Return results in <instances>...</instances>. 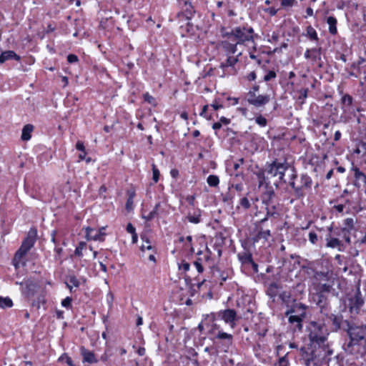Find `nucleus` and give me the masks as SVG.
Listing matches in <instances>:
<instances>
[{
  "label": "nucleus",
  "mask_w": 366,
  "mask_h": 366,
  "mask_svg": "<svg viewBox=\"0 0 366 366\" xmlns=\"http://www.w3.org/2000/svg\"><path fill=\"white\" fill-rule=\"evenodd\" d=\"M222 37H226L235 41L237 44H244L247 41H253L254 29L252 27L237 26L226 31L224 28L221 29Z\"/></svg>",
  "instance_id": "1"
},
{
  "label": "nucleus",
  "mask_w": 366,
  "mask_h": 366,
  "mask_svg": "<svg viewBox=\"0 0 366 366\" xmlns=\"http://www.w3.org/2000/svg\"><path fill=\"white\" fill-rule=\"evenodd\" d=\"M293 168L286 162H280L274 160L266 165L264 172L267 174V178L277 177L279 183H286L287 181L284 177L285 173L287 172H290L291 169Z\"/></svg>",
  "instance_id": "2"
},
{
  "label": "nucleus",
  "mask_w": 366,
  "mask_h": 366,
  "mask_svg": "<svg viewBox=\"0 0 366 366\" xmlns=\"http://www.w3.org/2000/svg\"><path fill=\"white\" fill-rule=\"evenodd\" d=\"M309 340L312 344L319 347L325 346L327 341L329 332L324 323L311 322L310 325Z\"/></svg>",
  "instance_id": "3"
},
{
  "label": "nucleus",
  "mask_w": 366,
  "mask_h": 366,
  "mask_svg": "<svg viewBox=\"0 0 366 366\" xmlns=\"http://www.w3.org/2000/svg\"><path fill=\"white\" fill-rule=\"evenodd\" d=\"M37 231L35 228H31L26 237L23 241L20 248L17 250L15 254L14 262L16 267H18L21 258L31 249L34 245L36 239Z\"/></svg>",
  "instance_id": "4"
},
{
  "label": "nucleus",
  "mask_w": 366,
  "mask_h": 366,
  "mask_svg": "<svg viewBox=\"0 0 366 366\" xmlns=\"http://www.w3.org/2000/svg\"><path fill=\"white\" fill-rule=\"evenodd\" d=\"M177 2L179 7L181 9V11L177 15V18H179L180 21L183 19H191L195 13L191 2L186 0H177Z\"/></svg>",
  "instance_id": "5"
},
{
  "label": "nucleus",
  "mask_w": 366,
  "mask_h": 366,
  "mask_svg": "<svg viewBox=\"0 0 366 366\" xmlns=\"http://www.w3.org/2000/svg\"><path fill=\"white\" fill-rule=\"evenodd\" d=\"M363 305L364 300L358 288L355 294L349 299V309L350 312L357 314Z\"/></svg>",
  "instance_id": "6"
},
{
  "label": "nucleus",
  "mask_w": 366,
  "mask_h": 366,
  "mask_svg": "<svg viewBox=\"0 0 366 366\" xmlns=\"http://www.w3.org/2000/svg\"><path fill=\"white\" fill-rule=\"evenodd\" d=\"M218 315L225 322V323L229 325L232 328L235 327V322L238 320V317L234 310L227 309L223 311H220Z\"/></svg>",
  "instance_id": "7"
},
{
  "label": "nucleus",
  "mask_w": 366,
  "mask_h": 366,
  "mask_svg": "<svg viewBox=\"0 0 366 366\" xmlns=\"http://www.w3.org/2000/svg\"><path fill=\"white\" fill-rule=\"evenodd\" d=\"M290 179L288 181V183L290 186L294 190V196L295 199H300L302 198L305 195V192H302L301 188L299 187V184L297 185L295 180L297 177V175L296 174V172L295 169H291V172H290Z\"/></svg>",
  "instance_id": "8"
},
{
  "label": "nucleus",
  "mask_w": 366,
  "mask_h": 366,
  "mask_svg": "<svg viewBox=\"0 0 366 366\" xmlns=\"http://www.w3.org/2000/svg\"><path fill=\"white\" fill-rule=\"evenodd\" d=\"M219 47L222 48L226 53L227 56L234 54L237 51V44L235 41H229L228 40L222 41L219 43Z\"/></svg>",
  "instance_id": "9"
},
{
  "label": "nucleus",
  "mask_w": 366,
  "mask_h": 366,
  "mask_svg": "<svg viewBox=\"0 0 366 366\" xmlns=\"http://www.w3.org/2000/svg\"><path fill=\"white\" fill-rule=\"evenodd\" d=\"M258 222L256 224V227L258 228L257 233L252 237L253 243L263 240L264 242L268 240V238L271 236L269 229L263 230L262 227H259Z\"/></svg>",
  "instance_id": "10"
},
{
  "label": "nucleus",
  "mask_w": 366,
  "mask_h": 366,
  "mask_svg": "<svg viewBox=\"0 0 366 366\" xmlns=\"http://www.w3.org/2000/svg\"><path fill=\"white\" fill-rule=\"evenodd\" d=\"M361 342L360 340L353 341V339H350V342L344 346L345 350L350 354L358 352L360 350Z\"/></svg>",
  "instance_id": "11"
},
{
  "label": "nucleus",
  "mask_w": 366,
  "mask_h": 366,
  "mask_svg": "<svg viewBox=\"0 0 366 366\" xmlns=\"http://www.w3.org/2000/svg\"><path fill=\"white\" fill-rule=\"evenodd\" d=\"M307 306L302 303H296L293 307L285 312V315L288 316L290 314L296 313L302 317H305V310Z\"/></svg>",
  "instance_id": "12"
},
{
  "label": "nucleus",
  "mask_w": 366,
  "mask_h": 366,
  "mask_svg": "<svg viewBox=\"0 0 366 366\" xmlns=\"http://www.w3.org/2000/svg\"><path fill=\"white\" fill-rule=\"evenodd\" d=\"M350 339H353V341L365 340V334L362 330L357 327H350L347 331Z\"/></svg>",
  "instance_id": "13"
},
{
  "label": "nucleus",
  "mask_w": 366,
  "mask_h": 366,
  "mask_svg": "<svg viewBox=\"0 0 366 366\" xmlns=\"http://www.w3.org/2000/svg\"><path fill=\"white\" fill-rule=\"evenodd\" d=\"M269 101V95H257L255 99L250 100V104L256 107H260L267 104Z\"/></svg>",
  "instance_id": "14"
},
{
  "label": "nucleus",
  "mask_w": 366,
  "mask_h": 366,
  "mask_svg": "<svg viewBox=\"0 0 366 366\" xmlns=\"http://www.w3.org/2000/svg\"><path fill=\"white\" fill-rule=\"evenodd\" d=\"M317 305L320 308V312L323 313L328 307L329 303L327 301V297L325 294H322V292H317Z\"/></svg>",
  "instance_id": "15"
},
{
  "label": "nucleus",
  "mask_w": 366,
  "mask_h": 366,
  "mask_svg": "<svg viewBox=\"0 0 366 366\" xmlns=\"http://www.w3.org/2000/svg\"><path fill=\"white\" fill-rule=\"evenodd\" d=\"M102 235L103 234L99 230H96L89 227L86 229V236L88 239L102 241Z\"/></svg>",
  "instance_id": "16"
},
{
  "label": "nucleus",
  "mask_w": 366,
  "mask_h": 366,
  "mask_svg": "<svg viewBox=\"0 0 366 366\" xmlns=\"http://www.w3.org/2000/svg\"><path fill=\"white\" fill-rule=\"evenodd\" d=\"M16 59V61L20 60V56H18L14 51H5L1 53L0 55V63H4L7 60L10 59Z\"/></svg>",
  "instance_id": "17"
},
{
  "label": "nucleus",
  "mask_w": 366,
  "mask_h": 366,
  "mask_svg": "<svg viewBox=\"0 0 366 366\" xmlns=\"http://www.w3.org/2000/svg\"><path fill=\"white\" fill-rule=\"evenodd\" d=\"M312 186V179L307 174H302L300 177V184L302 192H305V189H310Z\"/></svg>",
  "instance_id": "18"
},
{
  "label": "nucleus",
  "mask_w": 366,
  "mask_h": 366,
  "mask_svg": "<svg viewBox=\"0 0 366 366\" xmlns=\"http://www.w3.org/2000/svg\"><path fill=\"white\" fill-rule=\"evenodd\" d=\"M342 104H343L342 109L344 112H347L350 111V107L352 104L353 98L350 94H345L341 99Z\"/></svg>",
  "instance_id": "19"
},
{
  "label": "nucleus",
  "mask_w": 366,
  "mask_h": 366,
  "mask_svg": "<svg viewBox=\"0 0 366 366\" xmlns=\"http://www.w3.org/2000/svg\"><path fill=\"white\" fill-rule=\"evenodd\" d=\"M34 130V126L32 124H26L22 129L21 139L23 141H28L31 139V134Z\"/></svg>",
  "instance_id": "20"
},
{
  "label": "nucleus",
  "mask_w": 366,
  "mask_h": 366,
  "mask_svg": "<svg viewBox=\"0 0 366 366\" xmlns=\"http://www.w3.org/2000/svg\"><path fill=\"white\" fill-rule=\"evenodd\" d=\"M337 19L334 16H329L327 19V23L329 25V31L331 34H336L337 32Z\"/></svg>",
  "instance_id": "21"
},
{
  "label": "nucleus",
  "mask_w": 366,
  "mask_h": 366,
  "mask_svg": "<svg viewBox=\"0 0 366 366\" xmlns=\"http://www.w3.org/2000/svg\"><path fill=\"white\" fill-rule=\"evenodd\" d=\"M304 317H302L299 315H290L289 322L292 324L296 323V327L299 330H301L302 327V322Z\"/></svg>",
  "instance_id": "22"
},
{
  "label": "nucleus",
  "mask_w": 366,
  "mask_h": 366,
  "mask_svg": "<svg viewBox=\"0 0 366 366\" xmlns=\"http://www.w3.org/2000/svg\"><path fill=\"white\" fill-rule=\"evenodd\" d=\"M81 354L83 355L84 361L89 363L97 362V360L95 359L93 352L86 350L85 349H82Z\"/></svg>",
  "instance_id": "23"
},
{
  "label": "nucleus",
  "mask_w": 366,
  "mask_h": 366,
  "mask_svg": "<svg viewBox=\"0 0 366 366\" xmlns=\"http://www.w3.org/2000/svg\"><path fill=\"white\" fill-rule=\"evenodd\" d=\"M201 210L197 209L194 212L193 214H189L187 217V219L189 220V222L194 223V224H198L200 222V217H201Z\"/></svg>",
  "instance_id": "24"
},
{
  "label": "nucleus",
  "mask_w": 366,
  "mask_h": 366,
  "mask_svg": "<svg viewBox=\"0 0 366 366\" xmlns=\"http://www.w3.org/2000/svg\"><path fill=\"white\" fill-rule=\"evenodd\" d=\"M330 319L332 321L333 325L335 327V330H338L341 327V323L342 322V317L340 315H336L334 314H331L330 316Z\"/></svg>",
  "instance_id": "25"
},
{
  "label": "nucleus",
  "mask_w": 366,
  "mask_h": 366,
  "mask_svg": "<svg viewBox=\"0 0 366 366\" xmlns=\"http://www.w3.org/2000/svg\"><path fill=\"white\" fill-rule=\"evenodd\" d=\"M267 211L266 217H264L263 219H262L259 222H258V224H263L268 219L269 217H276L278 214L276 212L274 206H272L271 209L267 207Z\"/></svg>",
  "instance_id": "26"
},
{
  "label": "nucleus",
  "mask_w": 366,
  "mask_h": 366,
  "mask_svg": "<svg viewBox=\"0 0 366 366\" xmlns=\"http://www.w3.org/2000/svg\"><path fill=\"white\" fill-rule=\"evenodd\" d=\"M330 272H319V271H317L315 272V274H314V278L317 280V281H322V280H325V281H327L330 280Z\"/></svg>",
  "instance_id": "27"
},
{
  "label": "nucleus",
  "mask_w": 366,
  "mask_h": 366,
  "mask_svg": "<svg viewBox=\"0 0 366 366\" xmlns=\"http://www.w3.org/2000/svg\"><path fill=\"white\" fill-rule=\"evenodd\" d=\"M37 288H38V285L36 283H34L32 282L27 283L26 288V295L29 297L34 296Z\"/></svg>",
  "instance_id": "28"
},
{
  "label": "nucleus",
  "mask_w": 366,
  "mask_h": 366,
  "mask_svg": "<svg viewBox=\"0 0 366 366\" xmlns=\"http://www.w3.org/2000/svg\"><path fill=\"white\" fill-rule=\"evenodd\" d=\"M238 61L237 57L231 56V55L227 56V59L225 62L221 64V67L224 68L227 66H232Z\"/></svg>",
  "instance_id": "29"
},
{
  "label": "nucleus",
  "mask_w": 366,
  "mask_h": 366,
  "mask_svg": "<svg viewBox=\"0 0 366 366\" xmlns=\"http://www.w3.org/2000/svg\"><path fill=\"white\" fill-rule=\"evenodd\" d=\"M352 170L354 172L355 178L357 180H361L362 182L366 183V175L362 172L359 168L355 167L352 169Z\"/></svg>",
  "instance_id": "30"
},
{
  "label": "nucleus",
  "mask_w": 366,
  "mask_h": 366,
  "mask_svg": "<svg viewBox=\"0 0 366 366\" xmlns=\"http://www.w3.org/2000/svg\"><path fill=\"white\" fill-rule=\"evenodd\" d=\"M307 36L311 39L317 41L318 36L315 29L312 26H308L306 29Z\"/></svg>",
  "instance_id": "31"
},
{
  "label": "nucleus",
  "mask_w": 366,
  "mask_h": 366,
  "mask_svg": "<svg viewBox=\"0 0 366 366\" xmlns=\"http://www.w3.org/2000/svg\"><path fill=\"white\" fill-rule=\"evenodd\" d=\"M216 338L219 340H226L229 345H231L232 342V335L224 332H219Z\"/></svg>",
  "instance_id": "32"
},
{
  "label": "nucleus",
  "mask_w": 366,
  "mask_h": 366,
  "mask_svg": "<svg viewBox=\"0 0 366 366\" xmlns=\"http://www.w3.org/2000/svg\"><path fill=\"white\" fill-rule=\"evenodd\" d=\"M13 305L12 300L9 297H0V307L7 308L11 307Z\"/></svg>",
  "instance_id": "33"
},
{
  "label": "nucleus",
  "mask_w": 366,
  "mask_h": 366,
  "mask_svg": "<svg viewBox=\"0 0 366 366\" xmlns=\"http://www.w3.org/2000/svg\"><path fill=\"white\" fill-rule=\"evenodd\" d=\"M207 182L210 187H217L219 183V179L216 175H209L207 177Z\"/></svg>",
  "instance_id": "34"
},
{
  "label": "nucleus",
  "mask_w": 366,
  "mask_h": 366,
  "mask_svg": "<svg viewBox=\"0 0 366 366\" xmlns=\"http://www.w3.org/2000/svg\"><path fill=\"white\" fill-rule=\"evenodd\" d=\"M341 245V242L337 238H331L327 239V247L335 248Z\"/></svg>",
  "instance_id": "35"
},
{
  "label": "nucleus",
  "mask_w": 366,
  "mask_h": 366,
  "mask_svg": "<svg viewBox=\"0 0 366 366\" xmlns=\"http://www.w3.org/2000/svg\"><path fill=\"white\" fill-rule=\"evenodd\" d=\"M44 302H45L44 296L43 295H41L38 296L36 300L32 302V306L36 307V309L39 310L41 307V305L44 304Z\"/></svg>",
  "instance_id": "36"
},
{
  "label": "nucleus",
  "mask_w": 366,
  "mask_h": 366,
  "mask_svg": "<svg viewBox=\"0 0 366 366\" xmlns=\"http://www.w3.org/2000/svg\"><path fill=\"white\" fill-rule=\"evenodd\" d=\"M344 225L343 229H347V231H350L354 229L355 220L352 218H347L344 221Z\"/></svg>",
  "instance_id": "37"
},
{
  "label": "nucleus",
  "mask_w": 366,
  "mask_h": 366,
  "mask_svg": "<svg viewBox=\"0 0 366 366\" xmlns=\"http://www.w3.org/2000/svg\"><path fill=\"white\" fill-rule=\"evenodd\" d=\"M152 179L154 182V183H157L159 179L160 173L157 167L154 164H152Z\"/></svg>",
  "instance_id": "38"
},
{
  "label": "nucleus",
  "mask_w": 366,
  "mask_h": 366,
  "mask_svg": "<svg viewBox=\"0 0 366 366\" xmlns=\"http://www.w3.org/2000/svg\"><path fill=\"white\" fill-rule=\"evenodd\" d=\"M239 204L244 209H248L251 207L250 202L247 197L242 198Z\"/></svg>",
  "instance_id": "39"
},
{
  "label": "nucleus",
  "mask_w": 366,
  "mask_h": 366,
  "mask_svg": "<svg viewBox=\"0 0 366 366\" xmlns=\"http://www.w3.org/2000/svg\"><path fill=\"white\" fill-rule=\"evenodd\" d=\"M255 122L257 124H259L261 127H265L267 123V120L266 119V118H264L262 115L257 117L255 119Z\"/></svg>",
  "instance_id": "40"
},
{
  "label": "nucleus",
  "mask_w": 366,
  "mask_h": 366,
  "mask_svg": "<svg viewBox=\"0 0 366 366\" xmlns=\"http://www.w3.org/2000/svg\"><path fill=\"white\" fill-rule=\"evenodd\" d=\"M332 289V285L328 284H322L320 286V291L318 292H322L324 294L325 292H330Z\"/></svg>",
  "instance_id": "41"
},
{
  "label": "nucleus",
  "mask_w": 366,
  "mask_h": 366,
  "mask_svg": "<svg viewBox=\"0 0 366 366\" xmlns=\"http://www.w3.org/2000/svg\"><path fill=\"white\" fill-rule=\"evenodd\" d=\"M320 51H321V48H319V49H317V48H315V49H307L305 53V57L306 59H311V53H320Z\"/></svg>",
  "instance_id": "42"
},
{
  "label": "nucleus",
  "mask_w": 366,
  "mask_h": 366,
  "mask_svg": "<svg viewBox=\"0 0 366 366\" xmlns=\"http://www.w3.org/2000/svg\"><path fill=\"white\" fill-rule=\"evenodd\" d=\"M296 2V0H282L281 1V6L282 7H291L294 5V4Z\"/></svg>",
  "instance_id": "43"
},
{
  "label": "nucleus",
  "mask_w": 366,
  "mask_h": 366,
  "mask_svg": "<svg viewBox=\"0 0 366 366\" xmlns=\"http://www.w3.org/2000/svg\"><path fill=\"white\" fill-rule=\"evenodd\" d=\"M194 264L197 268V270L199 273H202L204 271V268L202 265L201 259L198 258L197 260L194 262Z\"/></svg>",
  "instance_id": "44"
},
{
  "label": "nucleus",
  "mask_w": 366,
  "mask_h": 366,
  "mask_svg": "<svg viewBox=\"0 0 366 366\" xmlns=\"http://www.w3.org/2000/svg\"><path fill=\"white\" fill-rule=\"evenodd\" d=\"M308 237H309V240L312 244H315L317 243L318 238H317V234L315 232H310L309 233Z\"/></svg>",
  "instance_id": "45"
},
{
  "label": "nucleus",
  "mask_w": 366,
  "mask_h": 366,
  "mask_svg": "<svg viewBox=\"0 0 366 366\" xmlns=\"http://www.w3.org/2000/svg\"><path fill=\"white\" fill-rule=\"evenodd\" d=\"M276 73L274 71H269L264 76V80L265 81H269L272 79H274L276 77Z\"/></svg>",
  "instance_id": "46"
},
{
  "label": "nucleus",
  "mask_w": 366,
  "mask_h": 366,
  "mask_svg": "<svg viewBox=\"0 0 366 366\" xmlns=\"http://www.w3.org/2000/svg\"><path fill=\"white\" fill-rule=\"evenodd\" d=\"M241 260L244 264H247V263L250 264L253 261L252 257L250 254H244L243 257H241Z\"/></svg>",
  "instance_id": "47"
},
{
  "label": "nucleus",
  "mask_w": 366,
  "mask_h": 366,
  "mask_svg": "<svg viewBox=\"0 0 366 366\" xmlns=\"http://www.w3.org/2000/svg\"><path fill=\"white\" fill-rule=\"evenodd\" d=\"M341 232L343 236V238L347 242H350V231H347V229H341Z\"/></svg>",
  "instance_id": "48"
},
{
  "label": "nucleus",
  "mask_w": 366,
  "mask_h": 366,
  "mask_svg": "<svg viewBox=\"0 0 366 366\" xmlns=\"http://www.w3.org/2000/svg\"><path fill=\"white\" fill-rule=\"evenodd\" d=\"M144 100L146 102H147L148 103L151 104H156V100L155 99L151 96L150 94H149L148 93H146L144 95Z\"/></svg>",
  "instance_id": "49"
},
{
  "label": "nucleus",
  "mask_w": 366,
  "mask_h": 366,
  "mask_svg": "<svg viewBox=\"0 0 366 366\" xmlns=\"http://www.w3.org/2000/svg\"><path fill=\"white\" fill-rule=\"evenodd\" d=\"M157 215L156 214L155 211H151L147 215H142V218L147 221H150L156 217Z\"/></svg>",
  "instance_id": "50"
},
{
  "label": "nucleus",
  "mask_w": 366,
  "mask_h": 366,
  "mask_svg": "<svg viewBox=\"0 0 366 366\" xmlns=\"http://www.w3.org/2000/svg\"><path fill=\"white\" fill-rule=\"evenodd\" d=\"M85 245V243L81 242L79 245L76 248L74 253L76 255L81 257L82 256V249Z\"/></svg>",
  "instance_id": "51"
},
{
  "label": "nucleus",
  "mask_w": 366,
  "mask_h": 366,
  "mask_svg": "<svg viewBox=\"0 0 366 366\" xmlns=\"http://www.w3.org/2000/svg\"><path fill=\"white\" fill-rule=\"evenodd\" d=\"M322 347L323 350L325 352V355L330 356V355H332L333 354V350L330 347L329 344L327 343V342L325 343V346H322Z\"/></svg>",
  "instance_id": "52"
},
{
  "label": "nucleus",
  "mask_w": 366,
  "mask_h": 366,
  "mask_svg": "<svg viewBox=\"0 0 366 366\" xmlns=\"http://www.w3.org/2000/svg\"><path fill=\"white\" fill-rule=\"evenodd\" d=\"M72 299L69 297H66L61 302V305L64 307L69 308L71 307Z\"/></svg>",
  "instance_id": "53"
},
{
  "label": "nucleus",
  "mask_w": 366,
  "mask_h": 366,
  "mask_svg": "<svg viewBox=\"0 0 366 366\" xmlns=\"http://www.w3.org/2000/svg\"><path fill=\"white\" fill-rule=\"evenodd\" d=\"M69 282L74 287H77L79 286V281L75 276H70L69 278Z\"/></svg>",
  "instance_id": "54"
},
{
  "label": "nucleus",
  "mask_w": 366,
  "mask_h": 366,
  "mask_svg": "<svg viewBox=\"0 0 366 366\" xmlns=\"http://www.w3.org/2000/svg\"><path fill=\"white\" fill-rule=\"evenodd\" d=\"M78 60H79V59H78L77 56L75 54H71L67 56V61L70 64L77 62Z\"/></svg>",
  "instance_id": "55"
},
{
  "label": "nucleus",
  "mask_w": 366,
  "mask_h": 366,
  "mask_svg": "<svg viewBox=\"0 0 366 366\" xmlns=\"http://www.w3.org/2000/svg\"><path fill=\"white\" fill-rule=\"evenodd\" d=\"M288 365H289V361H288L286 355L280 358L279 366H288Z\"/></svg>",
  "instance_id": "56"
},
{
  "label": "nucleus",
  "mask_w": 366,
  "mask_h": 366,
  "mask_svg": "<svg viewBox=\"0 0 366 366\" xmlns=\"http://www.w3.org/2000/svg\"><path fill=\"white\" fill-rule=\"evenodd\" d=\"M280 297L284 302H287L288 300L290 298V295L288 292H283L280 295Z\"/></svg>",
  "instance_id": "57"
},
{
  "label": "nucleus",
  "mask_w": 366,
  "mask_h": 366,
  "mask_svg": "<svg viewBox=\"0 0 366 366\" xmlns=\"http://www.w3.org/2000/svg\"><path fill=\"white\" fill-rule=\"evenodd\" d=\"M277 9L274 7H269L264 9V11L268 13L270 16H275L277 13Z\"/></svg>",
  "instance_id": "58"
},
{
  "label": "nucleus",
  "mask_w": 366,
  "mask_h": 366,
  "mask_svg": "<svg viewBox=\"0 0 366 366\" xmlns=\"http://www.w3.org/2000/svg\"><path fill=\"white\" fill-rule=\"evenodd\" d=\"M190 265L188 262L183 261L179 265V269L187 272L189 269Z\"/></svg>",
  "instance_id": "59"
},
{
  "label": "nucleus",
  "mask_w": 366,
  "mask_h": 366,
  "mask_svg": "<svg viewBox=\"0 0 366 366\" xmlns=\"http://www.w3.org/2000/svg\"><path fill=\"white\" fill-rule=\"evenodd\" d=\"M257 95L256 94V93H254V92L249 91L247 93V102L250 104V100L255 99V98H257Z\"/></svg>",
  "instance_id": "60"
},
{
  "label": "nucleus",
  "mask_w": 366,
  "mask_h": 366,
  "mask_svg": "<svg viewBox=\"0 0 366 366\" xmlns=\"http://www.w3.org/2000/svg\"><path fill=\"white\" fill-rule=\"evenodd\" d=\"M76 149L81 151V152H85V147L84 145V143L81 141H78L76 144Z\"/></svg>",
  "instance_id": "61"
},
{
  "label": "nucleus",
  "mask_w": 366,
  "mask_h": 366,
  "mask_svg": "<svg viewBox=\"0 0 366 366\" xmlns=\"http://www.w3.org/2000/svg\"><path fill=\"white\" fill-rule=\"evenodd\" d=\"M308 89H303L300 91V99H306L307 97Z\"/></svg>",
  "instance_id": "62"
},
{
  "label": "nucleus",
  "mask_w": 366,
  "mask_h": 366,
  "mask_svg": "<svg viewBox=\"0 0 366 366\" xmlns=\"http://www.w3.org/2000/svg\"><path fill=\"white\" fill-rule=\"evenodd\" d=\"M306 356L308 357L310 360L315 362L317 359V355L315 352V351H312L310 353L306 352Z\"/></svg>",
  "instance_id": "63"
},
{
  "label": "nucleus",
  "mask_w": 366,
  "mask_h": 366,
  "mask_svg": "<svg viewBox=\"0 0 366 366\" xmlns=\"http://www.w3.org/2000/svg\"><path fill=\"white\" fill-rule=\"evenodd\" d=\"M127 232L130 233V234H134L136 233V230H135V228L131 224V223H129L127 226Z\"/></svg>",
  "instance_id": "64"
}]
</instances>
